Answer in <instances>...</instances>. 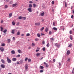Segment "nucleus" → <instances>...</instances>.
<instances>
[{"label":"nucleus","instance_id":"nucleus-39","mask_svg":"<svg viewBox=\"0 0 74 74\" xmlns=\"http://www.w3.org/2000/svg\"><path fill=\"white\" fill-rule=\"evenodd\" d=\"M30 36V34L28 33L26 34V36Z\"/></svg>","mask_w":74,"mask_h":74},{"label":"nucleus","instance_id":"nucleus-60","mask_svg":"<svg viewBox=\"0 0 74 74\" xmlns=\"http://www.w3.org/2000/svg\"><path fill=\"white\" fill-rule=\"evenodd\" d=\"M59 66H61V63H60V62H59Z\"/></svg>","mask_w":74,"mask_h":74},{"label":"nucleus","instance_id":"nucleus-9","mask_svg":"<svg viewBox=\"0 0 74 74\" xmlns=\"http://www.w3.org/2000/svg\"><path fill=\"white\" fill-rule=\"evenodd\" d=\"M27 10H28V11L30 12H32V9L31 8H28L27 9Z\"/></svg>","mask_w":74,"mask_h":74},{"label":"nucleus","instance_id":"nucleus-64","mask_svg":"<svg viewBox=\"0 0 74 74\" xmlns=\"http://www.w3.org/2000/svg\"><path fill=\"white\" fill-rule=\"evenodd\" d=\"M15 37H13V40H15Z\"/></svg>","mask_w":74,"mask_h":74},{"label":"nucleus","instance_id":"nucleus-11","mask_svg":"<svg viewBox=\"0 0 74 74\" xmlns=\"http://www.w3.org/2000/svg\"><path fill=\"white\" fill-rule=\"evenodd\" d=\"M1 61L2 63L3 64H4V63H5V61H4V60L3 59H2L1 60Z\"/></svg>","mask_w":74,"mask_h":74},{"label":"nucleus","instance_id":"nucleus-52","mask_svg":"<svg viewBox=\"0 0 74 74\" xmlns=\"http://www.w3.org/2000/svg\"><path fill=\"white\" fill-rule=\"evenodd\" d=\"M51 41H53L54 40V39H53V38H51Z\"/></svg>","mask_w":74,"mask_h":74},{"label":"nucleus","instance_id":"nucleus-37","mask_svg":"<svg viewBox=\"0 0 74 74\" xmlns=\"http://www.w3.org/2000/svg\"><path fill=\"white\" fill-rule=\"evenodd\" d=\"M1 46H2V47H4V46H5V44L3 43L2 45H1Z\"/></svg>","mask_w":74,"mask_h":74},{"label":"nucleus","instance_id":"nucleus-22","mask_svg":"<svg viewBox=\"0 0 74 74\" xmlns=\"http://www.w3.org/2000/svg\"><path fill=\"white\" fill-rule=\"evenodd\" d=\"M40 69H44V67L43 66H40Z\"/></svg>","mask_w":74,"mask_h":74},{"label":"nucleus","instance_id":"nucleus-50","mask_svg":"<svg viewBox=\"0 0 74 74\" xmlns=\"http://www.w3.org/2000/svg\"><path fill=\"white\" fill-rule=\"evenodd\" d=\"M28 62H31V59L29 58L28 60Z\"/></svg>","mask_w":74,"mask_h":74},{"label":"nucleus","instance_id":"nucleus-31","mask_svg":"<svg viewBox=\"0 0 74 74\" xmlns=\"http://www.w3.org/2000/svg\"><path fill=\"white\" fill-rule=\"evenodd\" d=\"M46 32H48V28L47 27L46 28V29L45 30Z\"/></svg>","mask_w":74,"mask_h":74},{"label":"nucleus","instance_id":"nucleus-29","mask_svg":"<svg viewBox=\"0 0 74 74\" xmlns=\"http://www.w3.org/2000/svg\"><path fill=\"white\" fill-rule=\"evenodd\" d=\"M33 5L34 8H35L36 7V5L35 3L33 4Z\"/></svg>","mask_w":74,"mask_h":74},{"label":"nucleus","instance_id":"nucleus-26","mask_svg":"<svg viewBox=\"0 0 74 74\" xmlns=\"http://www.w3.org/2000/svg\"><path fill=\"white\" fill-rule=\"evenodd\" d=\"M49 43H48V44H47L46 46L47 47H49Z\"/></svg>","mask_w":74,"mask_h":74},{"label":"nucleus","instance_id":"nucleus-10","mask_svg":"<svg viewBox=\"0 0 74 74\" xmlns=\"http://www.w3.org/2000/svg\"><path fill=\"white\" fill-rule=\"evenodd\" d=\"M11 53L12 54H15V52L14 50H12L11 51Z\"/></svg>","mask_w":74,"mask_h":74},{"label":"nucleus","instance_id":"nucleus-34","mask_svg":"<svg viewBox=\"0 0 74 74\" xmlns=\"http://www.w3.org/2000/svg\"><path fill=\"white\" fill-rule=\"evenodd\" d=\"M72 47V44H70L68 46V47Z\"/></svg>","mask_w":74,"mask_h":74},{"label":"nucleus","instance_id":"nucleus-56","mask_svg":"<svg viewBox=\"0 0 74 74\" xmlns=\"http://www.w3.org/2000/svg\"><path fill=\"white\" fill-rule=\"evenodd\" d=\"M23 18L25 20V19H26V18L25 17H23Z\"/></svg>","mask_w":74,"mask_h":74},{"label":"nucleus","instance_id":"nucleus-5","mask_svg":"<svg viewBox=\"0 0 74 74\" xmlns=\"http://www.w3.org/2000/svg\"><path fill=\"white\" fill-rule=\"evenodd\" d=\"M70 51L69 50H68L66 52V55H70Z\"/></svg>","mask_w":74,"mask_h":74},{"label":"nucleus","instance_id":"nucleus-63","mask_svg":"<svg viewBox=\"0 0 74 74\" xmlns=\"http://www.w3.org/2000/svg\"><path fill=\"white\" fill-rule=\"evenodd\" d=\"M19 22H18L17 24H16V25H19Z\"/></svg>","mask_w":74,"mask_h":74},{"label":"nucleus","instance_id":"nucleus-23","mask_svg":"<svg viewBox=\"0 0 74 74\" xmlns=\"http://www.w3.org/2000/svg\"><path fill=\"white\" fill-rule=\"evenodd\" d=\"M29 8H32V5L31 4H29Z\"/></svg>","mask_w":74,"mask_h":74},{"label":"nucleus","instance_id":"nucleus-30","mask_svg":"<svg viewBox=\"0 0 74 74\" xmlns=\"http://www.w3.org/2000/svg\"><path fill=\"white\" fill-rule=\"evenodd\" d=\"M8 42H11V39H8Z\"/></svg>","mask_w":74,"mask_h":74},{"label":"nucleus","instance_id":"nucleus-57","mask_svg":"<svg viewBox=\"0 0 74 74\" xmlns=\"http://www.w3.org/2000/svg\"><path fill=\"white\" fill-rule=\"evenodd\" d=\"M37 49H38V50H39V49H40V48H39V47H37Z\"/></svg>","mask_w":74,"mask_h":74},{"label":"nucleus","instance_id":"nucleus-40","mask_svg":"<svg viewBox=\"0 0 74 74\" xmlns=\"http://www.w3.org/2000/svg\"><path fill=\"white\" fill-rule=\"evenodd\" d=\"M42 50L43 51H45V47H43L42 48Z\"/></svg>","mask_w":74,"mask_h":74},{"label":"nucleus","instance_id":"nucleus-16","mask_svg":"<svg viewBox=\"0 0 74 74\" xmlns=\"http://www.w3.org/2000/svg\"><path fill=\"white\" fill-rule=\"evenodd\" d=\"M37 36L38 37H40L41 36V35L39 33H38Z\"/></svg>","mask_w":74,"mask_h":74},{"label":"nucleus","instance_id":"nucleus-25","mask_svg":"<svg viewBox=\"0 0 74 74\" xmlns=\"http://www.w3.org/2000/svg\"><path fill=\"white\" fill-rule=\"evenodd\" d=\"M0 28H1V32H2V31H3V30H4V29H3V28L1 27Z\"/></svg>","mask_w":74,"mask_h":74},{"label":"nucleus","instance_id":"nucleus-44","mask_svg":"<svg viewBox=\"0 0 74 74\" xmlns=\"http://www.w3.org/2000/svg\"><path fill=\"white\" fill-rule=\"evenodd\" d=\"M32 46L33 47H34V46H35V44H34L33 43H32Z\"/></svg>","mask_w":74,"mask_h":74},{"label":"nucleus","instance_id":"nucleus-46","mask_svg":"<svg viewBox=\"0 0 74 74\" xmlns=\"http://www.w3.org/2000/svg\"><path fill=\"white\" fill-rule=\"evenodd\" d=\"M70 40H73V39H72V36H70Z\"/></svg>","mask_w":74,"mask_h":74},{"label":"nucleus","instance_id":"nucleus-17","mask_svg":"<svg viewBox=\"0 0 74 74\" xmlns=\"http://www.w3.org/2000/svg\"><path fill=\"white\" fill-rule=\"evenodd\" d=\"M53 30H54L55 31H56L58 29H57V28L55 27H54L53 28Z\"/></svg>","mask_w":74,"mask_h":74},{"label":"nucleus","instance_id":"nucleus-2","mask_svg":"<svg viewBox=\"0 0 74 74\" xmlns=\"http://www.w3.org/2000/svg\"><path fill=\"white\" fill-rule=\"evenodd\" d=\"M55 45L56 47H57L58 48L60 47V45L58 43H56Z\"/></svg>","mask_w":74,"mask_h":74},{"label":"nucleus","instance_id":"nucleus-1","mask_svg":"<svg viewBox=\"0 0 74 74\" xmlns=\"http://www.w3.org/2000/svg\"><path fill=\"white\" fill-rule=\"evenodd\" d=\"M7 59L8 62V63H11V60H10V58H9L7 57Z\"/></svg>","mask_w":74,"mask_h":74},{"label":"nucleus","instance_id":"nucleus-28","mask_svg":"<svg viewBox=\"0 0 74 74\" xmlns=\"http://www.w3.org/2000/svg\"><path fill=\"white\" fill-rule=\"evenodd\" d=\"M23 18V17L22 16H19L18 17L19 19H22Z\"/></svg>","mask_w":74,"mask_h":74},{"label":"nucleus","instance_id":"nucleus-51","mask_svg":"<svg viewBox=\"0 0 74 74\" xmlns=\"http://www.w3.org/2000/svg\"><path fill=\"white\" fill-rule=\"evenodd\" d=\"M38 40H39V39L36 38L35 39V41H38Z\"/></svg>","mask_w":74,"mask_h":74},{"label":"nucleus","instance_id":"nucleus-58","mask_svg":"<svg viewBox=\"0 0 74 74\" xmlns=\"http://www.w3.org/2000/svg\"><path fill=\"white\" fill-rule=\"evenodd\" d=\"M56 60L55 59H53V61L54 62H55Z\"/></svg>","mask_w":74,"mask_h":74},{"label":"nucleus","instance_id":"nucleus-8","mask_svg":"<svg viewBox=\"0 0 74 74\" xmlns=\"http://www.w3.org/2000/svg\"><path fill=\"white\" fill-rule=\"evenodd\" d=\"M18 52L19 53H22V51H21V50L20 49H18Z\"/></svg>","mask_w":74,"mask_h":74},{"label":"nucleus","instance_id":"nucleus-32","mask_svg":"<svg viewBox=\"0 0 74 74\" xmlns=\"http://www.w3.org/2000/svg\"><path fill=\"white\" fill-rule=\"evenodd\" d=\"M7 29H5L4 30L3 32V33H6L7 32Z\"/></svg>","mask_w":74,"mask_h":74},{"label":"nucleus","instance_id":"nucleus-18","mask_svg":"<svg viewBox=\"0 0 74 74\" xmlns=\"http://www.w3.org/2000/svg\"><path fill=\"white\" fill-rule=\"evenodd\" d=\"M20 34H21V32L18 31L17 32L16 34L17 36H19V35H20Z\"/></svg>","mask_w":74,"mask_h":74},{"label":"nucleus","instance_id":"nucleus-13","mask_svg":"<svg viewBox=\"0 0 74 74\" xmlns=\"http://www.w3.org/2000/svg\"><path fill=\"white\" fill-rule=\"evenodd\" d=\"M20 64H22L23 63V60H22L20 61Z\"/></svg>","mask_w":74,"mask_h":74},{"label":"nucleus","instance_id":"nucleus-35","mask_svg":"<svg viewBox=\"0 0 74 74\" xmlns=\"http://www.w3.org/2000/svg\"><path fill=\"white\" fill-rule=\"evenodd\" d=\"M44 27H42L41 29H40V30L41 31H42V30H44Z\"/></svg>","mask_w":74,"mask_h":74},{"label":"nucleus","instance_id":"nucleus-42","mask_svg":"<svg viewBox=\"0 0 74 74\" xmlns=\"http://www.w3.org/2000/svg\"><path fill=\"white\" fill-rule=\"evenodd\" d=\"M43 71H44V70H40V73H43Z\"/></svg>","mask_w":74,"mask_h":74},{"label":"nucleus","instance_id":"nucleus-53","mask_svg":"<svg viewBox=\"0 0 74 74\" xmlns=\"http://www.w3.org/2000/svg\"><path fill=\"white\" fill-rule=\"evenodd\" d=\"M51 3H52V4H54V1H53Z\"/></svg>","mask_w":74,"mask_h":74},{"label":"nucleus","instance_id":"nucleus-36","mask_svg":"<svg viewBox=\"0 0 74 74\" xmlns=\"http://www.w3.org/2000/svg\"><path fill=\"white\" fill-rule=\"evenodd\" d=\"M12 24L13 25H15V23L13 21L12 22Z\"/></svg>","mask_w":74,"mask_h":74},{"label":"nucleus","instance_id":"nucleus-54","mask_svg":"<svg viewBox=\"0 0 74 74\" xmlns=\"http://www.w3.org/2000/svg\"><path fill=\"white\" fill-rule=\"evenodd\" d=\"M42 21L43 22H44V20L43 18L42 19Z\"/></svg>","mask_w":74,"mask_h":74},{"label":"nucleus","instance_id":"nucleus-14","mask_svg":"<svg viewBox=\"0 0 74 74\" xmlns=\"http://www.w3.org/2000/svg\"><path fill=\"white\" fill-rule=\"evenodd\" d=\"M15 30V29H12V34H14V33H15V32H14Z\"/></svg>","mask_w":74,"mask_h":74},{"label":"nucleus","instance_id":"nucleus-21","mask_svg":"<svg viewBox=\"0 0 74 74\" xmlns=\"http://www.w3.org/2000/svg\"><path fill=\"white\" fill-rule=\"evenodd\" d=\"M25 68L26 70H27L28 67H27V65H26L25 66Z\"/></svg>","mask_w":74,"mask_h":74},{"label":"nucleus","instance_id":"nucleus-27","mask_svg":"<svg viewBox=\"0 0 74 74\" xmlns=\"http://www.w3.org/2000/svg\"><path fill=\"white\" fill-rule=\"evenodd\" d=\"M20 56H21V55L19 54H18L16 56V58H19Z\"/></svg>","mask_w":74,"mask_h":74},{"label":"nucleus","instance_id":"nucleus-7","mask_svg":"<svg viewBox=\"0 0 74 74\" xmlns=\"http://www.w3.org/2000/svg\"><path fill=\"white\" fill-rule=\"evenodd\" d=\"M35 26H40V23H36L35 24Z\"/></svg>","mask_w":74,"mask_h":74},{"label":"nucleus","instance_id":"nucleus-33","mask_svg":"<svg viewBox=\"0 0 74 74\" xmlns=\"http://www.w3.org/2000/svg\"><path fill=\"white\" fill-rule=\"evenodd\" d=\"M8 7V5H5V8H7Z\"/></svg>","mask_w":74,"mask_h":74},{"label":"nucleus","instance_id":"nucleus-48","mask_svg":"<svg viewBox=\"0 0 74 74\" xmlns=\"http://www.w3.org/2000/svg\"><path fill=\"white\" fill-rule=\"evenodd\" d=\"M29 3L30 4H32V3H33V2H32V1H29Z\"/></svg>","mask_w":74,"mask_h":74},{"label":"nucleus","instance_id":"nucleus-20","mask_svg":"<svg viewBox=\"0 0 74 74\" xmlns=\"http://www.w3.org/2000/svg\"><path fill=\"white\" fill-rule=\"evenodd\" d=\"M45 14V13H44V12H43V13H41V15L42 16H43Z\"/></svg>","mask_w":74,"mask_h":74},{"label":"nucleus","instance_id":"nucleus-62","mask_svg":"<svg viewBox=\"0 0 74 74\" xmlns=\"http://www.w3.org/2000/svg\"><path fill=\"white\" fill-rule=\"evenodd\" d=\"M17 64H20V63H19V62H17Z\"/></svg>","mask_w":74,"mask_h":74},{"label":"nucleus","instance_id":"nucleus-12","mask_svg":"<svg viewBox=\"0 0 74 74\" xmlns=\"http://www.w3.org/2000/svg\"><path fill=\"white\" fill-rule=\"evenodd\" d=\"M12 13H10L9 14V18H10V17H11L12 16Z\"/></svg>","mask_w":74,"mask_h":74},{"label":"nucleus","instance_id":"nucleus-4","mask_svg":"<svg viewBox=\"0 0 74 74\" xmlns=\"http://www.w3.org/2000/svg\"><path fill=\"white\" fill-rule=\"evenodd\" d=\"M44 64H45V65L46 66V67H48V66H49V65H48V64L46 63V62H44Z\"/></svg>","mask_w":74,"mask_h":74},{"label":"nucleus","instance_id":"nucleus-15","mask_svg":"<svg viewBox=\"0 0 74 74\" xmlns=\"http://www.w3.org/2000/svg\"><path fill=\"white\" fill-rule=\"evenodd\" d=\"M12 60L14 61H16V58H13L12 59Z\"/></svg>","mask_w":74,"mask_h":74},{"label":"nucleus","instance_id":"nucleus-49","mask_svg":"<svg viewBox=\"0 0 74 74\" xmlns=\"http://www.w3.org/2000/svg\"><path fill=\"white\" fill-rule=\"evenodd\" d=\"M42 44H45V41H42Z\"/></svg>","mask_w":74,"mask_h":74},{"label":"nucleus","instance_id":"nucleus-45","mask_svg":"<svg viewBox=\"0 0 74 74\" xmlns=\"http://www.w3.org/2000/svg\"><path fill=\"white\" fill-rule=\"evenodd\" d=\"M70 58H69L67 60V61H68V62H70Z\"/></svg>","mask_w":74,"mask_h":74},{"label":"nucleus","instance_id":"nucleus-61","mask_svg":"<svg viewBox=\"0 0 74 74\" xmlns=\"http://www.w3.org/2000/svg\"><path fill=\"white\" fill-rule=\"evenodd\" d=\"M21 36H25V35L23 34H22L21 35Z\"/></svg>","mask_w":74,"mask_h":74},{"label":"nucleus","instance_id":"nucleus-38","mask_svg":"<svg viewBox=\"0 0 74 74\" xmlns=\"http://www.w3.org/2000/svg\"><path fill=\"white\" fill-rule=\"evenodd\" d=\"M49 34L50 35H51L52 34V32L51 31H50L49 32Z\"/></svg>","mask_w":74,"mask_h":74},{"label":"nucleus","instance_id":"nucleus-47","mask_svg":"<svg viewBox=\"0 0 74 74\" xmlns=\"http://www.w3.org/2000/svg\"><path fill=\"white\" fill-rule=\"evenodd\" d=\"M69 33L70 34H71L72 33V31H71V30H70L69 32Z\"/></svg>","mask_w":74,"mask_h":74},{"label":"nucleus","instance_id":"nucleus-43","mask_svg":"<svg viewBox=\"0 0 74 74\" xmlns=\"http://www.w3.org/2000/svg\"><path fill=\"white\" fill-rule=\"evenodd\" d=\"M53 26H55V22H53Z\"/></svg>","mask_w":74,"mask_h":74},{"label":"nucleus","instance_id":"nucleus-19","mask_svg":"<svg viewBox=\"0 0 74 74\" xmlns=\"http://www.w3.org/2000/svg\"><path fill=\"white\" fill-rule=\"evenodd\" d=\"M16 5H17V4L15 3L14 4L12 5L13 7H15V6H16Z\"/></svg>","mask_w":74,"mask_h":74},{"label":"nucleus","instance_id":"nucleus-3","mask_svg":"<svg viewBox=\"0 0 74 74\" xmlns=\"http://www.w3.org/2000/svg\"><path fill=\"white\" fill-rule=\"evenodd\" d=\"M1 66L2 69H4L5 68V65L2 64L1 65Z\"/></svg>","mask_w":74,"mask_h":74},{"label":"nucleus","instance_id":"nucleus-6","mask_svg":"<svg viewBox=\"0 0 74 74\" xmlns=\"http://www.w3.org/2000/svg\"><path fill=\"white\" fill-rule=\"evenodd\" d=\"M0 50L1 52H3L4 49L3 47H1L0 48Z\"/></svg>","mask_w":74,"mask_h":74},{"label":"nucleus","instance_id":"nucleus-59","mask_svg":"<svg viewBox=\"0 0 74 74\" xmlns=\"http://www.w3.org/2000/svg\"><path fill=\"white\" fill-rule=\"evenodd\" d=\"M73 17H74V16H73V15H72L71 16V18H73Z\"/></svg>","mask_w":74,"mask_h":74},{"label":"nucleus","instance_id":"nucleus-41","mask_svg":"<svg viewBox=\"0 0 74 74\" xmlns=\"http://www.w3.org/2000/svg\"><path fill=\"white\" fill-rule=\"evenodd\" d=\"M28 59V58H26L25 59V61L26 62V61Z\"/></svg>","mask_w":74,"mask_h":74},{"label":"nucleus","instance_id":"nucleus-55","mask_svg":"<svg viewBox=\"0 0 74 74\" xmlns=\"http://www.w3.org/2000/svg\"><path fill=\"white\" fill-rule=\"evenodd\" d=\"M4 22V21L3 20L1 21V23H3Z\"/></svg>","mask_w":74,"mask_h":74},{"label":"nucleus","instance_id":"nucleus-24","mask_svg":"<svg viewBox=\"0 0 74 74\" xmlns=\"http://www.w3.org/2000/svg\"><path fill=\"white\" fill-rule=\"evenodd\" d=\"M40 53H38L36 54V56H37L38 57L40 56Z\"/></svg>","mask_w":74,"mask_h":74}]
</instances>
